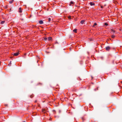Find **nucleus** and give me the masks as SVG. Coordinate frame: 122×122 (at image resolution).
<instances>
[{"instance_id": "obj_1", "label": "nucleus", "mask_w": 122, "mask_h": 122, "mask_svg": "<svg viewBox=\"0 0 122 122\" xmlns=\"http://www.w3.org/2000/svg\"><path fill=\"white\" fill-rule=\"evenodd\" d=\"M90 5L92 6V5H95V4L93 3V2H91L90 3Z\"/></svg>"}, {"instance_id": "obj_2", "label": "nucleus", "mask_w": 122, "mask_h": 122, "mask_svg": "<svg viewBox=\"0 0 122 122\" xmlns=\"http://www.w3.org/2000/svg\"><path fill=\"white\" fill-rule=\"evenodd\" d=\"M19 12L20 13H21L22 12V10H21V8H19Z\"/></svg>"}, {"instance_id": "obj_3", "label": "nucleus", "mask_w": 122, "mask_h": 122, "mask_svg": "<svg viewBox=\"0 0 122 122\" xmlns=\"http://www.w3.org/2000/svg\"><path fill=\"white\" fill-rule=\"evenodd\" d=\"M39 23L40 24H42L43 23V22L42 20H40L39 21Z\"/></svg>"}, {"instance_id": "obj_4", "label": "nucleus", "mask_w": 122, "mask_h": 122, "mask_svg": "<svg viewBox=\"0 0 122 122\" xmlns=\"http://www.w3.org/2000/svg\"><path fill=\"white\" fill-rule=\"evenodd\" d=\"M84 22L85 20H83L81 21V23L82 24H83L84 23Z\"/></svg>"}, {"instance_id": "obj_5", "label": "nucleus", "mask_w": 122, "mask_h": 122, "mask_svg": "<svg viewBox=\"0 0 122 122\" xmlns=\"http://www.w3.org/2000/svg\"><path fill=\"white\" fill-rule=\"evenodd\" d=\"M97 25V24L96 23H94V25H93V27H95V26Z\"/></svg>"}, {"instance_id": "obj_6", "label": "nucleus", "mask_w": 122, "mask_h": 122, "mask_svg": "<svg viewBox=\"0 0 122 122\" xmlns=\"http://www.w3.org/2000/svg\"><path fill=\"white\" fill-rule=\"evenodd\" d=\"M74 4V2L73 1H71L70 2V5H71V4Z\"/></svg>"}, {"instance_id": "obj_7", "label": "nucleus", "mask_w": 122, "mask_h": 122, "mask_svg": "<svg viewBox=\"0 0 122 122\" xmlns=\"http://www.w3.org/2000/svg\"><path fill=\"white\" fill-rule=\"evenodd\" d=\"M5 22V21H3L1 22V24H3Z\"/></svg>"}, {"instance_id": "obj_8", "label": "nucleus", "mask_w": 122, "mask_h": 122, "mask_svg": "<svg viewBox=\"0 0 122 122\" xmlns=\"http://www.w3.org/2000/svg\"><path fill=\"white\" fill-rule=\"evenodd\" d=\"M14 1V0H12V1H9V3H10V4H11L13 2V1Z\"/></svg>"}, {"instance_id": "obj_9", "label": "nucleus", "mask_w": 122, "mask_h": 122, "mask_svg": "<svg viewBox=\"0 0 122 122\" xmlns=\"http://www.w3.org/2000/svg\"><path fill=\"white\" fill-rule=\"evenodd\" d=\"M48 21L49 22H50L51 21V19L50 18H49L48 19Z\"/></svg>"}, {"instance_id": "obj_10", "label": "nucleus", "mask_w": 122, "mask_h": 122, "mask_svg": "<svg viewBox=\"0 0 122 122\" xmlns=\"http://www.w3.org/2000/svg\"><path fill=\"white\" fill-rule=\"evenodd\" d=\"M104 24L106 26H107L108 25V24L106 23H105Z\"/></svg>"}, {"instance_id": "obj_11", "label": "nucleus", "mask_w": 122, "mask_h": 122, "mask_svg": "<svg viewBox=\"0 0 122 122\" xmlns=\"http://www.w3.org/2000/svg\"><path fill=\"white\" fill-rule=\"evenodd\" d=\"M71 17L70 16H69L68 17V18L69 19H71Z\"/></svg>"}, {"instance_id": "obj_12", "label": "nucleus", "mask_w": 122, "mask_h": 122, "mask_svg": "<svg viewBox=\"0 0 122 122\" xmlns=\"http://www.w3.org/2000/svg\"><path fill=\"white\" fill-rule=\"evenodd\" d=\"M40 30V28H39L38 27L37 28V30Z\"/></svg>"}, {"instance_id": "obj_13", "label": "nucleus", "mask_w": 122, "mask_h": 122, "mask_svg": "<svg viewBox=\"0 0 122 122\" xmlns=\"http://www.w3.org/2000/svg\"><path fill=\"white\" fill-rule=\"evenodd\" d=\"M77 30V29H74L73 30Z\"/></svg>"}, {"instance_id": "obj_14", "label": "nucleus", "mask_w": 122, "mask_h": 122, "mask_svg": "<svg viewBox=\"0 0 122 122\" xmlns=\"http://www.w3.org/2000/svg\"><path fill=\"white\" fill-rule=\"evenodd\" d=\"M101 7L102 8H103V6H101Z\"/></svg>"}, {"instance_id": "obj_15", "label": "nucleus", "mask_w": 122, "mask_h": 122, "mask_svg": "<svg viewBox=\"0 0 122 122\" xmlns=\"http://www.w3.org/2000/svg\"><path fill=\"white\" fill-rule=\"evenodd\" d=\"M122 30V29H121L120 30Z\"/></svg>"}, {"instance_id": "obj_16", "label": "nucleus", "mask_w": 122, "mask_h": 122, "mask_svg": "<svg viewBox=\"0 0 122 122\" xmlns=\"http://www.w3.org/2000/svg\"><path fill=\"white\" fill-rule=\"evenodd\" d=\"M7 8V7H5V8Z\"/></svg>"}]
</instances>
